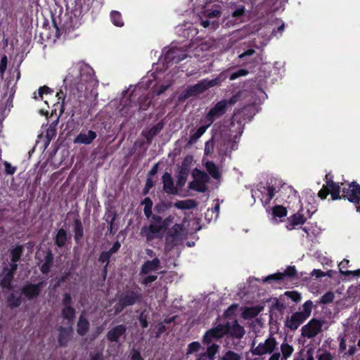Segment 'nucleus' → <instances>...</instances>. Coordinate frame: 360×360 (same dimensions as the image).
I'll use <instances>...</instances> for the list:
<instances>
[{"instance_id": "obj_1", "label": "nucleus", "mask_w": 360, "mask_h": 360, "mask_svg": "<svg viewBox=\"0 0 360 360\" xmlns=\"http://www.w3.org/2000/svg\"><path fill=\"white\" fill-rule=\"evenodd\" d=\"M94 81V71L89 65L83 62L73 64L63 80L65 91L60 89L56 95L60 103V115L65 110L73 115L80 104L75 91H81L84 84Z\"/></svg>"}, {"instance_id": "obj_2", "label": "nucleus", "mask_w": 360, "mask_h": 360, "mask_svg": "<svg viewBox=\"0 0 360 360\" xmlns=\"http://www.w3.org/2000/svg\"><path fill=\"white\" fill-rule=\"evenodd\" d=\"M143 300L141 288L137 285L127 286L120 295L117 302L114 306L115 314H120L126 307L139 304Z\"/></svg>"}, {"instance_id": "obj_3", "label": "nucleus", "mask_w": 360, "mask_h": 360, "mask_svg": "<svg viewBox=\"0 0 360 360\" xmlns=\"http://www.w3.org/2000/svg\"><path fill=\"white\" fill-rule=\"evenodd\" d=\"M220 83L219 78L212 79H204L200 80L198 83L188 86L180 95V100H186L190 97L199 95L211 87L218 85Z\"/></svg>"}, {"instance_id": "obj_4", "label": "nucleus", "mask_w": 360, "mask_h": 360, "mask_svg": "<svg viewBox=\"0 0 360 360\" xmlns=\"http://www.w3.org/2000/svg\"><path fill=\"white\" fill-rule=\"evenodd\" d=\"M342 198L356 205V211L360 212V185L356 181L350 184L342 183Z\"/></svg>"}, {"instance_id": "obj_5", "label": "nucleus", "mask_w": 360, "mask_h": 360, "mask_svg": "<svg viewBox=\"0 0 360 360\" xmlns=\"http://www.w3.org/2000/svg\"><path fill=\"white\" fill-rule=\"evenodd\" d=\"M73 304L74 302L70 293L65 292L61 300V304L63 306L61 317L70 324H72L76 317V309L73 307Z\"/></svg>"}, {"instance_id": "obj_6", "label": "nucleus", "mask_w": 360, "mask_h": 360, "mask_svg": "<svg viewBox=\"0 0 360 360\" xmlns=\"http://www.w3.org/2000/svg\"><path fill=\"white\" fill-rule=\"evenodd\" d=\"M278 343L276 338L270 336L265 340L264 342H260L255 347V341L252 342L250 352L253 355L262 356L266 354H271L276 348Z\"/></svg>"}, {"instance_id": "obj_7", "label": "nucleus", "mask_w": 360, "mask_h": 360, "mask_svg": "<svg viewBox=\"0 0 360 360\" xmlns=\"http://www.w3.org/2000/svg\"><path fill=\"white\" fill-rule=\"evenodd\" d=\"M342 188V184L340 185L333 180L326 181V184L319 191L318 195L321 199L324 200L328 194H330L332 200H339L342 198V195H340Z\"/></svg>"}, {"instance_id": "obj_8", "label": "nucleus", "mask_w": 360, "mask_h": 360, "mask_svg": "<svg viewBox=\"0 0 360 360\" xmlns=\"http://www.w3.org/2000/svg\"><path fill=\"white\" fill-rule=\"evenodd\" d=\"M324 321L316 319H311L308 323L302 326V335L308 338H313L316 336L322 330Z\"/></svg>"}, {"instance_id": "obj_9", "label": "nucleus", "mask_w": 360, "mask_h": 360, "mask_svg": "<svg viewBox=\"0 0 360 360\" xmlns=\"http://www.w3.org/2000/svg\"><path fill=\"white\" fill-rule=\"evenodd\" d=\"M226 327L224 324H218L216 327L207 330L202 337L204 344H210L214 340H219L223 338L227 333Z\"/></svg>"}, {"instance_id": "obj_10", "label": "nucleus", "mask_w": 360, "mask_h": 360, "mask_svg": "<svg viewBox=\"0 0 360 360\" xmlns=\"http://www.w3.org/2000/svg\"><path fill=\"white\" fill-rule=\"evenodd\" d=\"M163 229L160 224H150L148 226H143L141 229V235L146 238L148 242L152 241L154 239L160 238L162 237V232Z\"/></svg>"}, {"instance_id": "obj_11", "label": "nucleus", "mask_w": 360, "mask_h": 360, "mask_svg": "<svg viewBox=\"0 0 360 360\" xmlns=\"http://www.w3.org/2000/svg\"><path fill=\"white\" fill-rule=\"evenodd\" d=\"M227 106L228 102L226 100L217 102L206 115V120L209 124H212L216 119L224 115L226 112Z\"/></svg>"}, {"instance_id": "obj_12", "label": "nucleus", "mask_w": 360, "mask_h": 360, "mask_svg": "<svg viewBox=\"0 0 360 360\" xmlns=\"http://www.w3.org/2000/svg\"><path fill=\"white\" fill-rule=\"evenodd\" d=\"M44 287V282L37 283H28L21 288V295H24L28 300L37 298Z\"/></svg>"}, {"instance_id": "obj_13", "label": "nucleus", "mask_w": 360, "mask_h": 360, "mask_svg": "<svg viewBox=\"0 0 360 360\" xmlns=\"http://www.w3.org/2000/svg\"><path fill=\"white\" fill-rule=\"evenodd\" d=\"M187 56L185 51L177 47H172L165 53L164 60L167 63H172L178 64L186 59Z\"/></svg>"}, {"instance_id": "obj_14", "label": "nucleus", "mask_w": 360, "mask_h": 360, "mask_svg": "<svg viewBox=\"0 0 360 360\" xmlns=\"http://www.w3.org/2000/svg\"><path fill=\"white\" fill-rule=\"evenodd\" d=\"M127 332V326L124 324L117 325L110 328L107 334L106 338L111 342H119L120 338L124 336Z\"/></svg>"}, {"instance_id": "obj_15", "label": "nucleus", "mask_w": 360, "mask_h": 360, "mask_svg": "<svg viewBox=\"0 0 360 360\" xmlns=\"http://www.w3.org/2000/svg\"><path fill=\"white\" fill-rule=\"evenodd\" d=\"M224 326H225L226 327V328L227 329L226 335L233 338L240 340L244 336L245 333L244 328L238 323L237 320H235L232 325L227 322L226 323L224 324Z\"/></svg>"}, {"instance_id": "obj_16", "label": "nucleus", "mask_w": 360, "mask_h": 360, "mask_svg": "<svg viewBox=\"0 0 360 360\" xmlns=\"http://www.w3.org/2000/svg\"><path fill=\"white\" fill-rule=\"evenodd\" d=\"M58 342L60 347H66L72 335L73 328L72 326L68 327L59 326Z\"/></svg>"}, {"instance_id": "obj_17", "label": "nucleus", "mask_w": 360, "mask_h": 360, "mask_svg": "<svg viewBox=\"0 0 360 360\" xmlns=\"http://www.w3.org/2000/svg\"><path fill=\"white\" fill-rule=\"evenodd\" d=\"M306 221L307 218L298 211L297 213L288 217L285 228L288 231H292L295 229L297 226L303 225Z\"/></svg>"}, {"instance_id": "obj_18", "label": "nucleus", "mask_w": 360, "mask_h": 360, "mask_svg": "<svg viewBox=\"0 0 360 360\" xmlns=\"http://www.w3.org/2000/svg\"><path fill=\"white\" fill-rule=\"evenodd\" d=\"M162 183H163V190L165 193L168 194L172 195H178L179 191L176 187L174 185V181L172 180V176L168 172H165L162 175Z\"/></svg>"}, {"instance_id": "obj_19", "label": "nucleus", "mask_w": 360, "mask_h": 360, "mask_svg": "<svg viewBox=\"0 0 360 360\" xmlns=\"http://www.w3.org/2000/svg\"><path fill=\"white\" fill-rule=\"evenodd\" d=\"M307 319L299 311L292 314L290 318L288 319L285 326L292 330H295L306 320Z\"/></svg>"}, {"instance_id": "obj_20", "label": "nucleus", "mask_w": 360, "mask_h": 360, "mask_svg": "<svg viewBox=\"0 0 360 360\" xmlns=\"http://www.w3.org/2000/svg\"><path fill=\"white\" fill-rule=\"evenodd\" d=\"M97 134L94 131L89 130L87 133L81 132L75 139L76 143H82L85 145L91 144L96 138Z\"/></svg>"}, {"instance_id": "obj_21", "label": "nucleus", "mask_w": 360, "mask_h": 360, "mask_svg": "<svg viewBox=\"0 0 360 360\" xmlns=\"http://www.w3.org/2000/svg\"><path fill=\"white\" fill-rule=\"evenodd\" d=\"M54 257L52 250L48 249L46 251L44 263L40 266L39 269L43 274H48L51 271V267L53 266Z\"/></svg>"}, {"instance_id": "obj_22", "label": "nucleus", "mask_w": 360, "mask_h": 360, "mask_svg": "<svg viewBox=\"0 0 360 360\" xmlns=\"http://www.w3.org/2000/svg\"><path fill=\"white\" fill-rule=\"evenodd\" d=\"M160 265V260L158 257H155L152 260L146 261L141 266V274H148L151 271L158 269Z\"/></svg>"}, {"instance_id": "obj_23", "label": "nucleus", "mask_w": 360, "mask_h": 360, "mask_svg": "<svg viewBox=\"0 0 360 360\" xmlns=\"http://www.w3.org/2000/svg\"><path fill=\"white\" fill-rule=\"evenodd\" d=\"M74 240L77 244H80L84 237V227L79 218L73 220Z\"/></svg>"}, {"instance_id": "obj_24", "label": "nucleus", "mask_w": 360, "mask_h": 360, "mask_svg": "<svg viewBox=\"0 0 360 360\" xmlns=\"http://www.w3.org/2000/svg\"><path fill=\"white\" fill-rule=\"evenodd\" d=\"M68 240L67 231L60 228L58 230L57 233L54 238V243L58 248H63L66 245Z\"/></svg>"}, {"instance_id": "obj_25", "label": "nucleus", "mask_w": 360, "mask_h": 360, "mask_svg": "<svg viewBox=\"0 0 360 360\" xmlns=\"http://www.w3.org/2000/svg\"><path fill=\"white\" fill-rule=\"evenodd\" d=\"M89 326L88 319L83 314H81L77 323V333L80 336H84L88 333Z\"/></svg>"}, {"instance_id": "obj_26", "label": "nucleus", "mask_w": 360, "mask_h": 360, "mask_svg": "<svg viewBox=\"0 0 360 360\" xmlns=\"http://www.w3.org/2000/svg\"><path fill=\"white\" fill-rule=\"evenodd\" d=\"M14 275L11 272L6 271V270L2 269V278L0 281L1 288L11 290Z\"/></svg>"}, {"instance_id": "obj_27", "label": "nucleus", "mask_w": 360, "mask_h": 360, "mask_svg": "<svg viewBox=\"0 0 360 360\" xmlns=\"http://www.w3.org/2000/svg\"><path fill=\"white\" fill-rule=\"evenodd\" d=\"M263 307L257 305L254 307H245L243 311V317L245 319H252L256 317L262 311Z\"/></svg>"}, {"instance_id": "obj_28", "label": "nucleus", "mask_w": 360, "mask_h": 360, "mask_svg": "<svg viewBox=\"0 0 360 360\" xmlns=\"http://www.w3.org/2000/svg\"><path fill=\"white\" fill-rule=\"evenodd\" d=\"M24 246L20 244H17L9 250V255L11 262H19L23 254Z\"/></svg>"}, {"instance_id": "obj_29", "label": "nucleus", "mask_w": 360, "mask_h": 360, "mask_svg": "<svg viewBox=\"0 0 360 360\" xmlns=\"http://www.w3.org/2000/svg\"><path fill=\"white\" fill-rule=\"evenodd\" d=\"M164 124L162 122H159L155 125L152 127L145 134V137L148 142H150L152 139L156 136L160 131L163 129Z\"/></svg>"}, {"instance_id": "obj_30", "label": "nucleus", "mask_w": 360, "mask_h": 360, "mask_svg": "<svg viewBox=\"0 0 360 360\" xmlns=\"http://www.w3.org/2000/svg\"><path fill=\"white\" fill-rule=\"evenodd\" d=\"M205 168L208 172L209 174L214 179H219L221 176L219 168L212 161H207L205 162Z\"/></svg>"}, {"instance_id": "obj_31", "label": "nucleus", "mask_w": 360, "mask_h": 360, "mask_svg": "<svg viewBox=\"0 0 360 360\" xmlns=\"http://www.w3.org/2000/svg\"><path fill=\"white\" fill-rule=\"evenodd\" d=\"M22 302L21 296L17 297L14 293H11L6 298V303L9 308L19 307Z\"/></svg>"}, {"instance_id": "obj_32", "label": "nucleus", "mask_w": 360, "mask_h": 360, "mask_svg": "<svg viewBox=\"0 0 360 360\" xmlns=\"http://www.w3.org/2000/svg\"><path fill=\"white\" fill-rule=\"evenodd\" d=\"M210 124L200 126L193 134H191L188 143L192 145L195 143L199 138L206 131Z\"/></svg>"}, {"instance_id": "obj_33", "label": "nucleus", "mask_w": 360, "mask_h": 360, "mask_svg": "<svg viewBox=\"0 0 360 360\" xmlns=\"http://www.w3.org/2000/svg\"><path fill=\"white\" fill-rule=\"evenodd\" d=\"M197 204L194 200H179L174 204V206L179 210H191L196 207Z\"/></svg>"}, {"instance_id": "obj_34", "label": "nucleus", "mask_w": 360, "mask_h": 360, "mask_svg": "<svg viewBox=\"0 0 360 360\" xmlns=\"http://www.w3.org/2000/svg\"><path fill=\"white\" fill-rule=\"evenodd\" d=\"M192 175L195 180L205 184L210 181L209 175L205 172L198 168L193 169Z\"/></svg>"}, {"instance_id": "obj_35", "label": "nucleus", "mask_w": 360, "mask_h": 360, "mask_svg": "<svg viewBox=\"0 0 360 360\" xmlns=\"http://www.w3.org/2000/svg\"><path fill=\"white\" fill-rule=\"evenodd\" d=\"M271 214L274 218H282L287 216V209L283 205H275L271 208Z\"/></svg>"}, {"instance_id": "obj_36", "label": "nucleus", "mask_w": 360, "mask_h": 360, "mask_svg": "<svg viewBox=\"0 0 360 360\" xmlns=\"http://www.w3.org/2000/svg\"><path fill=\"white\" fill-rule=\"evenodd\" d=\"M281 351L282 353V360H286L292 355L294 352V349L292 345L283 342L281 345Z\"/></svg>"}, {"instance_id": "obj_37", "label": "nucleus", "mask_w": 360, "mask_h": 360, "mask_svg": "<svg viewBox=\"0 0 360 360\" xmlns=\"http://www.w3.org/2000/svg\"><path fill=\"white\" fill-rule=\"evenodd\" d=\"M219 346L216 343H212L210 346L207 347V351L201 354L202 356H207L210 360H214V356L219 351Z\"/></svg>"}, {"instance_id": "obj_38", "label": "nucleus", "mask_w": 360, "mask_h": 360, "mask_svg": "<svg viewBox=\"0 0 360 360\" xmlns=\"http://www.w3.org/2000/svg\"><path fill=\"white\" fill-rule=\"evenodd\" d=\"M110 19L112 24L117 27H122L124 24L122 14L119 11H111Z\"/></svg>"}, {"instance_id": "obj_39", "label": "nucleus", "mask_w": 360, "mask_h": 360, "mask_svg": "<svg viewBox=\"0 0 360 360\" xmlns=\"http://www.w3.org/2000/svg\"><path fill=\"white\" fill-rule=\"evenodd\" d=\"M188 188L200 193H205L207 189L205 184L198 181L195 179L188 184Z\"/></svg>"}, {"instance_id": "obj_40", "label": "nucleus", "mask_w": 360, "mask_h": 360, "mask_svg": "<svg viewBox=\"0 0 360 360\" xmlns=\"http://www.w3.org/2000/svg\"><path fill=\"white\" fill-rule=\"evenodd\" d=\"M188 172L186 168H181L177 176L176 186L181 188L183 187L187 180Z\"/></svg>"}, {"instance_id": "obj_41", "label": "nucleus", "mask_w": 360, "mask_h": 360, "mask_svg": "<svg viewBox=\"0 0 360 360\" xmlns=\"http://www.w3.org/2000/svg\"><path fill=\"white\" fill-rule=\"evenodd\" d=\"M141 204L144 205V214L145 216L149 219L150 217H151L152 214V208L153 202L152 200L149 197H146L142 201Z\"/></svg>"}, {"instance_id": "obj_42", "label": "nucleus", "mask_w": 360, "mask_h": 360, "mask_svg": "<svg viewBox=\"0 0 360 360\" xmlns=\"http://www.w3.org/2000/svg\"><path fill=\"white\" fill-rule=\"evenodd\" d=\"M264 189L267 191L266 198L262 201L264 205H269L271 200L274 198L276 194V188L274 185L268 184L266 187H264Z\"/></svg>"}, {"instance_id": "obj_43", "label": "nucleus", "mask_w": 360, "mask_h": 360, "mask_svg": "<svg viewBox=\"0 0 360 360\" xmlns=\"http://www.w3.org/2000/svg\"><path fill=\"white\" fill-rule=\"evenodd\" d=\"M182 230V225L175 224L168 232V236L172 237L174 240H176L179 238Z\"/></svg>"}, {"instance_id": "obj_44", "label": "nucleus", "mask_w": 360, "mask_h": 360, "mask_svg": "<svg viewBox=\"0 0 360 360\" xmlns=\"http://www.w3.org/2000/svg\"><path fill=\"white\" fill-rule=\"evenodd\" d=\"M303 310L302 311H299L300 313L302 314L304 316L306 319H308L311 313L312 307H313V302L311 300L306 301L303 305Z\"/></svg>"}, {"instance_id": "obj_45", "label": "nucleus", "mask_w": 360, "mask_h": 360, "mask_svg": "<svg viewBox=\"0 0 360 360\" xmlns=\"http://www.w3.org/2000/svg\"><path fill=\"white\" fill-rule=\"evenodd\" d=\"M138 319L141 328H146L148 326V314L146 309H143L141 311Z\"/></svg>"}, {"instance_id": "obj_46", "label": "nucleus", "mask_w": 360, "mask_h": 360, "mask_svg": "<svg viewBox=\"0 0 360 360\" xmlns=\"http://www.w3.org/2000/svg\"><path fill=\"white\" fill-rule=\"evenodd\" d=\"M281 274L283 275V279L285 277L290 278H294L297 277V270H296V268L295 266H288L285 269V270L283 273H281Z\"/></svg>"}, {"instance_id": "obj_47", "label": "nucleus", "mask_w": 360, "mask_h": 360, "mask_svg": "<svg viewBox=\"0 0 360 360\" xmlns=\"http://www.w3.org/2000/svg\"><path fill=\"white\" fill-rule=\"evenodd\" d=\"M151 101L148 96H143L139 98V110L142 111L146 110L150 105Z\"/></svg>"}, {"instance_id": "obj_48", "label": "nucleus", "mask_w": 360, "mask_h": 360, "mask_svg": "<svg viewBox=\"0 0 360 360\" xmlns=\"http://www.w3.org/2000/svg\"><path fill=\"white\" fill-rule=\"evenodd\" d=\"M283 280V275L281 272L269 275L264 278V283H271L272 281H281Z\"/></svg>"}, {"instance_id": "obj_49", "label": "nucleus", "mask_w": 360, "mask_h": 360, "mask_svg": "<svg viewBox=\"0 0 360 360\" xmlns=\"http://www.w3.org/2000/svg\"><path fill=\"white\" fill-rule=\"evenodd\" d=\"M334 297L335 296L333 292L329 291L326 292L321 297L319 302L323 304H330L333 302Z\"/></svg>"}, {"instance_id": "obj_50", "label": "nucleus", "mask_w": 360, "mask_h": 360, "mask_svg": "<svg viewBox=\"0 0 360 360\" xmlns=\"http://www.w3.org/2000/svg\"><path fill=\"white\" fill-rule=\"evenodd\" d=\"M112 255H111L109 251H103L101 252V254L99 255V257H98V261L100 262V263H105L106 266H108L109 264V262H110V257Z\"/></svg>"}, {"instance_id": "obj_51", "label": "nucleus", "mask_w": 360, "mask_h": 360, "mask_svg": "<svg viewBox=\"0 0 360 360\" xmlns=\"http://www.w3.org/2000/svg\"><path fill=\"white\" fill-rule=\"evenodd\" d=\"M285 295L290 298L293 302L297 303L302 299L301 294L297 291H286Z\"/></svg>"}, {"instance_id": "obj_52", "label": "nucleus", "mask_w": 360, "mask_h": 360, "mask_svg": "<svg viewBox=\"0 0 360 360\" xmlns=\"http://www.w3.org/2000/svg\"><path fill=\"white\" fill-rule=\"evenodd\" d=\"M200 344L199 342L195 341L192 342L188 345L187 348V354H191L194 352H198L200 349Z\"/></svg>"}, {"instance_id": "obj_53", "label": "nucleus", "mask_w": 360, "mask_h": 360, "mask_svg": "<svg viewBox=\"0 0 360 360\" xmlns=\"http://www.w3.org/2000/svg\"><path fill=\"white\" fill-rule=\"evenodd\" d=\"M248 74V71L247 70L241 68V69L238 70L236 72H232L229 76V79H230V80H235L237 78H238L240 77L245 76Z\"/></svg>"}, {"instance_id": "obj_54", "label": "nucleus", "mask_w": 360, "mask_h": 360, "mask_svg": "<svg viewBox=\"0 0 360 360\" xmlns=\"http://www.w3.org/2000/svg\"><path fill=\"white\" fill-rule=\"evenodd\" d=\"M238 309V304H233L224 311V316L225 318H230L236 315V310Z\"/></svg>"}, {"instance_id": "obj_55", "label": "nucleus", "mask_w": 360, "mask_h": 360, "mask_svg": "<svg viewBox=\"0 0 360 360\" xmlns=\"http://www.w3.org/2000/svg\"><path fill=\"white\" fill-rule=\"evenodd\" d=\"M222 360H240V356L233 351H228L222 357Z\"/></svg>"}, {"instance_id": "obj_56", "label": "nucleus", "mask_w": 360, "mask_h": 360, "mask_svg": "<svg viewBox=\"0 0 360 360\" xmlns=\"http://www.w3.org/2000/svg\"><path fill=\"white\" fill-rule=\"evenodd\" d=\"M90 360H104L102 350H94L89 354Z\"/></svg>"}, {"instance_id": "obj_57", "label": "nucleus", "mask_w": 360, "mask_h": 360, "mask_svg": "<svg viewBox=\"0 0 360 360\" xmlns=\"http://www.w3.org/2000/svg\"><path fill=\"white\" fill-rule=\"evenodd\" d=\"M53 90L47 86H43L38 89V96L42 100L44 94H53Z\"/></svg>"}, {"instance_id": "obj_58", "label": "nucleus", "mask_w": 360, "mask_h": 360, "mask_svg": "<svg viewBox=\"0 0 360 360\" xmlns=\"http://www.w3.org/2000/svg\"><path fill=\"white\" fill-rule=\"evenodd\" d=\"M4 165L5 167V172L8 175H13L15 173L17 170V167L12 166L11 163L8 162L7 161H5L4 162Z\"/></svg>"}, {"instance_id": "obj_59", "label": "nucleus", "mask_w": 360, "mask_h": 360, "mask_svg": "<svg viewBox=\"0 0 360 360\" xmlns=\"http://www.w3.org/2000/svg\"><path fill=\"white\" fill-rule=\"evenodd\" d=\"M154 186V182L153 179L150 177H148L146 179L145 187L143 191V194L146 195L148 193L150 188H152Z\"/></svg>"}, {"instance_id": "obj_60", "label": "nucleus", "mask_w": 360, "mask_h": 360, "mask_svg": "<svg viewBox=\"0 0 360 360\" xmlns=\"http://www.w3.org/2000/svg\"><path fill=\"white\" fill-rule=\"evenodd\" d=\"M274 302H273L271 306L273 309H276L280 312L283 311L285 309V305L282 302H279V300L277 298H274Z\"/></svg>"}, {"instance_id": "obj_61", "label": "nucleus", "mask_w": 360, "mask_h": 360, "mask_svg": "<svg viewBox=\"0 0 360 360\" xmlns=\"http://www.w3.org/2000/svg\"><path fill=\"white\" fill-rule=\"evenodd\" d=\"M7 63H8L7 56L6 55H4L1 57V61H0V74L1 75H3L5 72L6 68H7Z\"/></svg>"}, {"instance_id": "obj_62", "label": "nucleus", "mask_w": 360, "mask_h": 360, "mask_svg": "<svg viewBox=\"0 0 360 360\" xmlns=\"http://www.w3.org/2000/svg\"><path fill=\"white\" fill-rule=\"evenodd\" d=\"M18 262H11L9 264V267L4 266L3 269L4 270H6V271L11 272L12 274H15L18 269Z\"/></svg>"}, {"instance_id": "obj_63", "label": "nucleus", "mask_w": 360, "mask_h": 360, "mask_svg": "<svg viewBox=\"0 0 360 360\" xmlns=\"http://www.w3.org/2000/svg\"><path fill=\"white\" fill-rule=\"evenodd\" d=\"M173 219H174L173 217H172L171 215L168 216L165 219H162V224H160V225H161V226H162V228L164 231L167 229L169 226L172 222Z\"/></svg>"}, {"instance_id": "obj_64", "label": "nucleus", "mask_w": 360, "mask_h": 360, "mask_svg": "<svg viewBox=\"0 0 360 360\" xmlns=\"http://www.w3.org/2000/svg\"><path fill=\"white\" fill-rule=\"evenodd\" d=\"M131 360H143V358L139 350L133 348L131 352Z\"/></svg>"}]
</instances>
